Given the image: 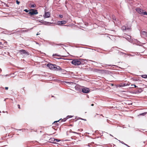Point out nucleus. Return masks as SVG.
I'll return each instance as SVG.
<instances>
[{"mask_svg": "<svg viewBox=\"0 0 147 147\" xmlns=\"http://www.w3.org/2000/svg\"><path fill=\"white\" fill-rule=\"evenodd\" d=\"M38 13V12L37 10L33 9H30V11L28 13V14L31 16L37 14Z\"/></svg>", "mask_w": 147, "mask_h": 147, "instance_id": "f257e3e1", "label": "nucleus"}, {"mask_svg": "<svg viewBox=\"0 0 147 147\" xmlns=\"http://www.w3.org/2000/svg\"><path fill=\"white\" fill-rule=\"evenodd\" d=\"M71 63L74 65H80L81 63L80 61L76 59L73 60L71 62Z\"/></svg>", "mask_w": 147, "mask_h": 147, "instance_id": "f03ea898", "label": "nucleus"}, {"mask_svg": "<svg viewBox=\"0 0 147 147\" xmlns=\"http://www.w3.org/2000/svg\"><path fill=\"white\" fill-rule=\"evenodd\" d=\"M90 91L89 89L88 88H84L82 89V92L84 93H88Z\"/></svg>", "mask_w": 147, "mask_h": 147, "instance_id": "7ed1b4c3", "label": "nucleus"}, {"mask_svg": "<svg viewBox=\"0 0 147 147\" xmlns=\"http://www.w3.org/2000/svg\"><path fill=\"white\" fill-rule=\"evenodd\" d=\"M51 13L49 12H45V14L43 15L44 18H48L50 17Z\"/></svg>", "mask_w": 147, "mask_h": 147, "instance_id": "20e7f679", "label": "nucleus"}, {"mask_svg": "<svg viewBox=\"0 0 147 147\" xmlns=\"http://www.w3.org/2000/svg\"><path fill=\"white\" fill-rule=\"evenodd\" d=\"M19 52L21 54H24L25 55H29V53L24 50H20Z\"/></svg>", "mask_w": 147, "mask_h": 147, "instance_id": "39448f33", "label": "nucleus"}, {"mask_svg": "<svg viewBox=\"0 0 147 147\" xmlns=\"http://www.w3.org/2000/svg\"><path fill=\"white\" fill-rule=\"evenodd\" d=\"M141 35L143 37L147 36V32L145 31H142L141 32Z\"/></svg>", "mask_w": 147, "mask_h": 147, "instance_id": "423d86ee", "label": "nucleus"}, {"mask_svg": "<svg viewBox=\"0 0 147 147\" xmlns=\"http://www.w3.org/2000/svg\"><path fill=\"white\" fill-rule=\"evenodd\" d=\"M67 119V118H64L63 119H60L58 121H55L53 123V124H54V125H55L56 124H57V122H62V121H66V119Z\"/></svg>", "mask_w": 147, "mask_h": 147, "instance_id": "0eeeda50", "label": "nucleus"}, {"mask_svg": "<svg viewBox=\"0 0 147 147\" xmlns=\"http://www.w3.org/2000/svg\"><path fill=\"white\" fill-rule=\"evenodd\" d=\"M66 23L67 21L64 20L58 21L57 22L58 24L59 25H62L63 24H65Z\"/></svg>", "mask_w": 147, "mask_h": 147, "instance_id": "6e6552de", "label": "nucleus"}, {"mask_svg": "<svg viewBox=\"0 0 147 147\" xmlns=\"http://www.w3.org/2000/svg\"><path fill=\"white\" fill-rule=\"evenodd\" d=\"M136 10V11L140 14H142L143 11V10L140 8H137Z\"/></svg>", "mask_w": 147, "mask_h": 147, "instance_id": "1a4fd4ad", "label": "nucleus"}, {"mask_svg": "<svg viewBox=\"0 0 147 147\" xmlns=\"http://www.w3.org/2000/svg\"><path fill=\"white\" fill-rule=\"evenodd\" d=\"M54 65H53L51 64L48 63L47 65V66L51 69H53V66Z\"/></svg>", "mask_w": 147, "mask_h": 147, "instance_id": "9d476101", "label": "nucleus"}, {"mask_svg": "<svg viewBox=\"0 0 147 147\" xmlns=\"http://www.w3.org/2000/svg\"><path fill=\"white\" fill-rule=\"evenodd\" d=\"M39 22L45 25H47L48 24H50L49 22L44 21L42 20H41L40 21H39Z\"/></svg>", "mask_w": 147, "mask_h": 147, "instance_id": "9b49d317", "label": "nucleus"}, {"mask_svg": "<svg viewBox=\"0 0 147 147\" xmlns=\"http://www.w3.org/2000/svg\"><path fill=\"white\" fill-rule=\"evenodd\" d=\"M130 84V83L128 82L127 83H124L122 84V85H121V86H129V85Z\"/></svg>", "mask_w": 147, "mask_h": 147, "instance_id": "f8f14e48", "label": "nucleus"}, {"mask_svg": "<svg viewBox=\"0 0 147 147\" xmlns=\"http://www.w3.org/2000/svg\"><path fill=\"white\" fill-rule=\"evenodd\" d=\"M53 139L54 140V142H53V143H56L57 142H58L59 141H60L59 140L55 139L54 138H53Z\"/></svg>", "mask_w": 147, "mask_h": 147, "instance_id": "ddd939ff", "label": "nucleus"}, {"mask_svg": "<svg viewBox=\"0 0 147 147\" xmlns=\"http://www.w3.org/2000/svg\"><path fill=\"white\" fill-rule=\"evenodd\" d=\"M36 7V5L35 4H31L30 5V7L31 8H34Z\"/></svg>", "mask_w": 147, "mask_h": 147, "instance_id": "4468645a", "label": "nucleus"}, {"mask_svg": "<svg viewBox=\"0 0 147 147\" xmlns=\"http://www.w3.org/2000/svg\"><path fill=\"white\" fill-rule=\"evenodd\" d=\"M57 69L56 70L60 71L62 70L61 68L59 66L56 67Z\"/></svg>", "mask_w": 147, "mask_h": 147, "instance_id": "2eb2a0df", "label": "nucleus"}, {"mask_svg": "<svg viewBox=\"0 0 147 147\" xmlns=\"http://www.w3.org/2000/svg\"><path fill=\"white\" fill-rule=\"evenodd\" d=\"M56 66H57L56 65H54V66L53 67V68L52 70H56V69H57Z\"/></svg>", "mask_w": 147, "mask_h": 147, "instance_id": "dca6fc26", "label": "nucleus"}, {"mask_svg": "<svg viewBox=\"0 0 147 147\" xmlns=\"http://www.w3.org/2000/svg\"><path fill=\"white\" fill-rule=\"evenodd\" d=\"M121 29L123 30H125L126 29V27L125 26H123L122 27Z\"/></svg>", "mask_w": 147, "mask_h": 147, "instance_id": "f3484780", "label": "nucleus"}, {"mask_svg": "<svg viewBox=\"0 0 147 147\" xmlns=\"http://www.w3.org/2000/svg\"><path fill=\"white\" fill-rule=\"evenodd\" d=\"M143 78H147V75H143L141 76Z\"/></svg>", "mask_w": 147, "mask_h": 147, "instance_id": "a211bd4d", "label": "nucleus"}, {"mask_svg": "<svg viewBox=\"0 0 147 147\" xmlns=\"http://www.w3.org/2000/svg\"><path fill=\"white\" fill-rule=\"evenodd\" d=\"M143 15H147V12L146 11H142V14Z\"/></svg>", "mask_w": 147, "mask_h": 147, "instance_id": "6ab92c4d", "label": "nucleus"}, {"mask_svg": "<svg viewBox=\"0 0 147 147\" xmlns=\"http://www.w3.org/2000/svg\"><path fill=\"white\" fill-rule=\"evenodd\" d=\"M72 117V116L71 115L67 116V119H68L69 118H71Z\"/></svg>", "mask_w": 147, "mask_h": 147, "instance_id": "aec40b11", "label": "nucleus"}, {"mask_svg": "<svg viewBox=\"0 0 147 147\" xmlns=\"http://www.w3.org/2000/svg\"><path fill=\"white\" fill-rule=\"evenodd\" d=\"M24 11H25L26 12H28L29 11H30V10H29L27 9H25V10H24Z\"/></svg>", "mask_w": 147, "mask_h": 147, "instance_id": "412c9836", "label": "nucleus"}, {"mask_svg": "<svg viewBox=\"0 0 147 147\" xmlns=\"http://www.w3.org/2000/svg\"><path fill=\"white\" fill-rule=\"evenodd\" d=\"M16 3L18 5H19L20 3V2L17 0L16 1Z\"/></svg>", "mask_w": 147, "mask_h": 147, "instance_id": "4be33fe9", "label": "nucleus"}, {"mask_svg": "<svg viewBox=\"0 0 147 147\" xmlns=\"http://www.w3.org/2000/svg\"><path fill=\"white\" fill-rule=\"evenodd\" d=\"M146 113H142L140 114V115H144L146 114Z\"/></svg>", "mask_w": 147, "mask_h": 147, "instance_id": "5701e85b", "label": "nucleus"}, {"mask_svg": "<svg viewBox=\"0 0 147 147\" xmlns=\"http://www.w3.org/2000/svg\"><path fill=\"white\" fill-rule=\"evenodd\" d=\"M17 106H18V108L19 109H21V108H20V105H18Z\"/></svg>", "mask_w": 147, "mask_h": 147, "instance_id": "b1692460", "label": "nucleus"}, {"mask_svg": "<svg viewBox=\"0 0 147 147\" xmlns=\"http://www.w3.org/2000/svg\"><path fill=\"white\" fill-rule=\"evenodd\" d=\"M50 140H51V141H52L53 143V142H54V140L53 139V138L50 139Z\"/></svg>", "mask_w": 147, "mask_h": 147, "instance_id": "393cba45", "label": "nucleus"}, {"mask_svg": "<svg viewBox=\"0 0 147 147\" xmlns=\"http://www.w3.org/2000/svg\"><path fill=\"white\" fill-rule=\"evenodd\" d=\"M134 86V87L135 88H136V87H137V86H136L135 84H131V86Z\"/></svg>", "mask_w": 147, "mask_h": 147, "instance_id": "a878e982", "label": "nucleus"}, {"mask_svg": "<svg viewBox=\"0 0 147 147\" xmlns=\"http://www.w3.org/2000/svg\"><path fill=\"white\" fill-rule=\"evenodd\" d=\"M131 29V27H130L129 28H126V29L127 30H130Z\"/></svg>", "mask_w": 147, "mask_h": 147, "instance_id": "bb28decb", "label": "nucleus"}, {"mask_svg": "<svg viewBox=\"0 0 147 147\" xmlns=\"http://www.w3.org/2000/svg\"><path fill=\"white\" fill-rule=\"evenodd\" d=\"M8 89V87H5V89L6 90H7Z\"/></svg>", "mask_w": 147, "mask_h": 147, "instance_id": "cd10ccee", "label": "nucleus"}, {"mask_svg": "<svg viewBox=\"0 0 147 147\" xmlns=\"http://www.w3.org/2000/svg\"><path fill=\"white\" fill-rule=\"evenodd\" d=\"M59 17L61 18H63V16L62 15H60L59 16Z\"/></svg>", "mask_w": 147, "mask_h": 147, "instance_id": "c85d7f7f", "label": "nucleus"}, {"mask_svg": "<svg viewBox=\"0 0 147 147\" xmlns=\"http://www.w3.org/2000/svg\"><path fill=\"white\" fill-rule=\"evenodd\" d=\"M22 31V32H26V30H23Z\"/></svg>", "mask_w": 147, "mask_h": 147, "instance_id": "c756f323", "label": "nucleus"}, {"mask_svg": "<svg viewBox=\"0 0 147 147\" xmlns=\"http://www.w3.org/2000/svg\"><path fill=\"white\" fill-rule=\"evenodd\" d=\"M55 56H59V55H57L56 54H55Z\"/></svg>", "mask_w": 147, "mask_h": 147, "instance_id": "7c9ffc66", "label": "nucleus"}, {"mask_svg": "<svg viewBox=\"0 0 147 147\" xmlns=\"http://www.w3.org/2000/svg\"><path fill=\"white\" fill-rule=\"evenodd\" d=\"M94 104H92L91 105L92 106H94Z\"/></svg>", "mask_w": 147, "mask_h": 147, "instance_id": "2f4dec72", "label": "nucleus"}, {"mask_svg": "<svg viewBox=\"0 0 147 147\" xmlns=\"http://www.w3.org/2000/svg\"><path fill=\"white\" fill-rule=\"evenodd\" d=\"M113 20H116V19L115 18H113Z\"/></svg>", "mask_w": 147, "mask_h": 147, "instance_id": "473e14b6", "label": "nucleus"}, {"mask_svg": "<svg viewBox=\"0 0 147 147\" xmlns=\"http://www.w3.org/2000/svg\"><path fill=\"white\" fill-rule=\"evenodd\" d=\"M65 26H68V25H65Z\"/></svg>", "mask_w": 147, "mask_h": 147, "instance_id": "72a5a7b5", "label": "nucleus"}, {"mask_svg": "<svg viewBox=\"0 0 147 147\" xmlns=\"http://www.w3.org/2000/svg\"><path fill=\"white\" fill-rule=\"evenodd\" d=\"M1 43L0 42V45H1Z\"/></svg>", "mask_w": 147, "mask_h": 147, "instance_id": "f704fd0d", "label": "nucleus"}, {"mask_svg": "<svg viewBox=\"0 0 147 147\" xmlns=\"http://www.w3.org/2000/svg\"><path fill=\"white\" fill-rule=\"evenodd\" d=\"M133 88V87H131V88Z\"/></svg>", "mask_w": 147, "mask_h": 147, "instance_id": "c9c22d12", "label": "nucleus"}, {"mask_svg": "<svg viewBox=\"0 0 147 147\" xmlns=\"http://www.w3.org/2000/svg\"><path fill=\"white\" fill-rule=\"evenodd\" d=\"M101 115L102 116V115Z\"/></svg>", "mask_w": 147, "mask_h": 147, "instance_id": "e433bc0d", "label": "nucleus"}]
</instances>
